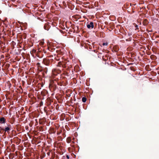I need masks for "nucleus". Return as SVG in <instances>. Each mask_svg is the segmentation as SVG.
I'll return each mask as SVG.
<instances>
[{
  "label": "nucleus",
  "mask_w": 159,
  "mask_h": 159,
  "mask_svg": "<svg viewBox=\"0 0 159 159\" xmlns=\"http://www.w3.org/2000/svg\"><path fill=\"white\" fill-rule=\"evenodd\" d=\"M44 28L45 30H48L49 29V25L47 24H45L44 26Z\"/></svg>",
  "instance_id": "5"
},
{
  "label": "nucleus",
  "mask_w": 159,
  "mask_h": 159,
  "mask_svg": "<svg viewBox=\"0 0 159 159\" xmlns=\"http://www.w3.org/2000/svg\"><path fill=\"white\" fill-rule=\"evenodd\" d=\"M71 146H72V147H74V146H73H73L72 145H71Z\"/></svg>",
  "instance_id": "13"
},
{
  "label": "nucleus",
  "mask_w": 159,
  "mask_h": 159,
  "mask_svg": "<svg viewBox=\"0 0 159 159\" xmlns=\"http://www.w3.org/2000/svg\"><path fill=\"white\" fill-rule=\"evenodd\" d=\"M67 142L69 143H70L71 141V139L70 138H68L66 139Z\"/></svg>",
  "instance_id": "6"
},
{
  "label": "nucleus",
  "mask_w": 159,
  "mask_h": 159,
  "mask_svg": "<svg viewBox=\"0 0 159 159\" xmlns=\"http://www.w3.org/2000/svg\"><path fill=\"white\" fill-rule=\"evenodd\" d=\"M66 63H66L65 61H64V67H66Z\"/></svg>",
  "instance_id": "11"
},
{
  "label": "nucleus",
  "mask_w": 159,
  "mask_h": 159,
  "mask_svg": "<svg viewBox=\"0 0 159 159\" xmlns=\"http://www.w3.org/2000/svg\"><path fill=\"white\" fill-rule=\"evenodd\" d=\"M108 45V43H104L102 44V45L103 46H107Z\"/></svg>",
  "instance_id": "9"
},
{
  "label": "nucleus",
  "mask_w": 159,
  "mask_h": 159,
  "mask_svg": "<svg viewBox=\"0 0 159 159\" xmlns=\"http://www.w3.org/2000/svg\"><path fill=\"white\" fill-rule=\"evenodd\" d=\"M11 125H9L7 127H6L4 129H2V130L4 131L5 132H9V131L11 129Z\"/></svg>",
  "instance_id": "1"
},
{
  "label": "nucleus",
  "mask_w": 159,
  "mask_h": 159,
  "mask_svg": "<svg viewBox=\"0 0 159 159\" xmlns=\"http://www.w3.org/2000/svg\"><path fill=\"white\" fill-rule=\"evenodd\" d=\"M43 63L46 65H48L50 63V61L48 59L45 58L43 59Z\"/></svg>",
  "instance_id": "2"
},
{
  "label": "nucleus",
  "mask_w": 159,
  "mask_h": 159,
  "mask_svg": "<svg viewBox=\"0 0 159 159\" xmlns=\"http://www.w3.org/2000/svg\"><path fill=\"white\" fill-rule=\"evenodd\" d=\"M6 120L4 117L0 118V123L1 124H4L6 122Z\"/></svg>",
  "instance_id": "4"
},
{
  "label": "nucleus",
  "mask_w": 159,
  "mask_h": 159,
  "mask_svg": "<svg viewBox=\"0 0 159 159\" xmlns=\"http://www.w3.org/2000/svg\"><path fill=\"white\" fill-rule=\"evenodd\" d=\"M66 157H67L68 159H69V156H68V155H67V156H66Z\"/></svg>",
  "instance_id": "12"
},
{
  "label": "nucleus",
  "mask_w": 159,
  "mask_h": 159,
  "mask_svg": "<svg viewBox=\"0 0 159 159\" xmlns=\"http://www.w3.org/2000/svg\"><path fill=\"white\" fill-rule=\"evenodd\" d=\"M44 44V42H42L40 43V44L41 45H43Z\"/></svg>",
  "instance_id": "10"
},
{
  "label": "nucleus",
  "mask_w": 159,
  "mask_h": 159,
  "mask_svg": "<svg viewBox=\"0 0 159 159\" xmlns=\"http://www.w3.org/2000/svg\"><path fill=\"white\" fill-rule=\"evenodd\" d=\"M86 98L85 97H83L82 98V101L83 102H85L86 101Z\"/></svg>",
  "instance_id": "7"
},
{
  "label": "nucleus",
  "mask_w": 159,
  "mask_h": 159,
  "mask_svg": "<svg viewBox=\"0 0 159 159\" xmlns=\"http://www.w3.org/2000/svg\"><path fill=\"white\" fill-rule=\"evenodd\" d=\"M87 27L89 29L93 28L94 27L93 23L90 22L89 24L87 25Z\"/></svg>",
  "instance_id": "3"
},
{
  "label": "nucleus",
  "mask_w": 159,
  "mask_h": 159,
  "mask_svg": "<svg viewBox=\"0 0 159 159\" xmlns=\"http://www.w3.org/2000/svg\"><path fill=\"white\" fill-rule=\"evenodd\" d=\"M62 65V63L60 61L59 62L57 66H61Z\"/></svg>",
  "instance_id": "8"
}]
</instances>
